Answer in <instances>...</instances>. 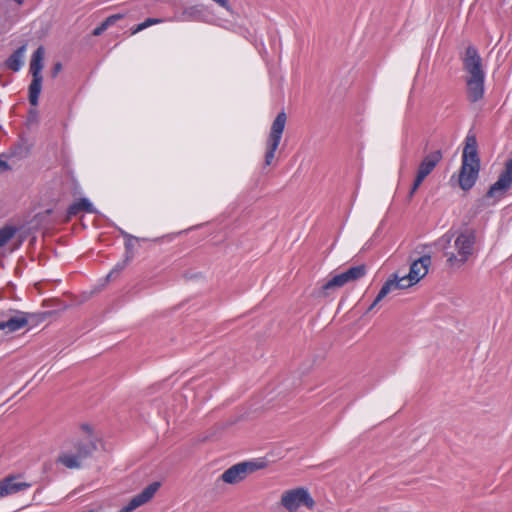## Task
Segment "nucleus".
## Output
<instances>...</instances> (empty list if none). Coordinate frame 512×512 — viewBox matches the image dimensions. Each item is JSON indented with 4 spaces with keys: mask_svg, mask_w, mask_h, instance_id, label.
I'll return each instance as SVG.
<instances>
[{
    "mask_svg": "<svg viewBox=\"0 0 512 512\" xmlns=\"http://www.w3.org/2000/svg\"><path fill=\"white\" fill-rule=\"evenodd\" d=\"M15 234L12 227H4L0 229V248L4 246Z\"/></svg>",
    "mask_w": 512,
    "mask_h": 512,
    "instance_id": "obj_22",
    "label": "nucleus"
},
{
    "mask_svg": "<svg viewBox=\"0 0 512 512\" xmlns=\"http://www.w3.org/2000/svg\"><path fill=\"white\" fill-rule=\"evenodd\" d=\"M81 211H85L88 213H95L96 210L94 209L92 203L86 199L81 198L79 201L73 203L67 211V219H71L72 217L76 216Z\"/></svg>",
    "mask_w": 512,
    "mask_h": 512,
    "instance_id": "obj_16",
    "label": "nucleus"
},
{
    "mask_svg": "<svg viewBox=\"0 0 512 512\" xmlns=\"http://www.w3.org/2000/svg\"><path fill=\"white\" fill-rule=\"evenodd\" d=\"M110 26L109 24L107 23L106 20H104L98 27H96L92 34L94 36H100L106 29H108Z\"/></svg>",
    "mask_w": 512,
    "mask_h": 512,
    "instance_id": "obj_23",
    "label": "nucleus"
},
{
    "mask_svg": "<svg viewBox=\"0 0 512 512\" xmlns=\"http://www.w3.org/2000/svg\"><path fill=\"white\" fill-rule=\"evenodd\" d=\"M61 70H62V64L60 62L55 63L51 70V76L53 78L57 77V75L60 73Z\"/></svg>",
    "mask_w": 512,
    "mask_h": 512,
    "instance_id": "obj_26",
    "label": "nucleus"
},
{
    "mask_svg": "<svg viewBox=\"0 0 512 512\" xmlns=\"http://www.w3.org/2000/svg\"><path fill=\"white\" fill-rule=\"evenodd\" d=\"M81 430L84 431L88 435L87 439H85L84 441H87L90 438H94L95 441L97 442L96 437L92 435V428L88 424H82Z\"/></svg>",
    "mask_w": 512,
    "mask_h": 512,
    "instance_id": "obj_24",
    "label": "nucleus"
},
{
    "mask_svg": "<svg viewBox=\"0 0 512 512\" xmlns=\"http://www.w3.org/2000/svg\"><path fill=\"white\" fill-rule=\"evenodd\" d=\"M453 235L446 233L439 240L438 244L441 245L444 251V256L447 258V264L450 267L463 266L475 253L476 246V232L473 229H464L456 234L453 243V251H450L448 244L451 242Z\"/></svg>",
    "mask_w": 512,
    "mask_h": 512,
    "instance_id": "obj_1",
    "label": "nucleus"
},
{
    "mask_svg": "<svg viewBox=\"0 0 512 512\" xmlns=\"http://www.w3.org/2000/svg\"><path fill=\"white\" fill-rule=\"evenodd\" d=\"M9 168L7 162L0 160V173L7 171Z\"/></svg>",
    "mask_w": 512,
    "mask_h": 512,
    "instance_id": "obj_27",
    "label": "nucleus"
},
{
    "mask_svg": "<svg viewBox=\"0 0 512 512\" xmlns=\"http://www.w3.org/2000/svg\"><path fill=\"white\" fill-rule=\"evenodd\" d=\"M160 487L159 482H153L150 485H148L141 493L134 496L130 502L123 507L119 512H132L133 510L137 509L138 507L146 504L149 502L157 490Z\"/></svg>",
    "mask_w": 512,
    "mask_h": 512,
    "instance_id": "obj_11",
    "label": "nucleus"
},
{
    "mask_svg": "<svg viewBox=\"0 0 512 512\" xmlns=\"http://www.w3.org/2000/svg\"><path fill=\"white\" fill-rule=\"evenodd\" d=\"M123 18V15L122 14H114V15H111L109 16L108 18H106L105 20L107 21V23L109 24V26H112L114 25L118 20L122 19Z\"/></svg>",
    "mask_w": 512,
    "mask_h": 512,
    "instance_id": "obj_25",
    "label": "nucleus"
},
{
    "mask_svg": "<svg viewBox=\"0 0 512 512\" xmlns=\"http://www.w3.org/2000/svg\"><path fill=\"white\" fill-rule=\"evenodd\" d=\"M463 63L464 69L468 73L466 79L467 97L470 102L475 103L483 98L485 79L482 60L475 47H467Z\"/></svg>",
    "mask_w": 512,
    "mask_h": 512,
    "instance_id": "obj_3",
    "label": "nucleus"
},
{
    "mask_svg": "<svg viewBox=\"0 0 512 512\" xmlns=\"http://www.w3.org/2000/svg\"><path fill=\"white\" fill-rule=\"evenodd\" d=\"M18 476H8L0 481V498L31 487L30 483L18 481Z\"/></svg>",
    "mask_w": 512,
    "mask_h": 512,
    "instance_id": "obj_13",
    "label": "nucleus"
},
{
    "mask_svg": "<svg viewBox=\"0 0 512 512\" xmlns=\"http://www.w3.org/2000/svg\"><path fill=\"white\" fill-rule=\"evenodd\" d=\"M462 163L480 164L477 153V141L475 136L468 135L463 149Z\"/></svg>",
    "mask_w": 512,
    "mask_h": 512,
    "instance_id": "obj_15",
    "label": "nucleus"
},
{
    "mask_svg": "<svg viewBox=\"0 0 512 512\" xmlns=\"http://www.w3.org/2000/svg\"><path fill=\"white\" fill-rule=\"evenodd\" d=\"M75 452L62 451L59 453L56 463H60L68 469H79L82 467L84 459L92 456L97 450V444L94 438L87 441H76L74 443Z\"/></svg>",
    "mask_w": 512,
    "mask_h": 512,
    "instance_id": "obj_4",
    "label": "nucleus"
},
{
    "mask_svg": "<svg viewBox=\"0 0 512 512\" xmlns=\"http://www.w3.org/2000/svg\"><path fill=\"white\" fill-rule=\"evenodd\" d=\"M130 260H131V256L127 254L126 257L123 260L118 262L113 267V269L107 275V279L109 280V279H112V278H116L127 267V265L130 262Z\"/></svg>",
    "mask_w": 512,
    "mask_h": 512,
    "instance_id": "obj_20",
    "label": "nucleus"
},
{
    "mask_svg": "<svg viewBox=\"0 0 512 512\" xmlns=\"http://www.w3.org/2000/svg\"><path fill=\"white\" fill-rule=\"evenodd\" d=\"M45 57V49L43 46H39L33 53L30 61V73L32 75V81L29 85V102L31 105L36 106L38 104L39 95L42 89L43 77L41 71L43 69V62Z\"/></svg>",
    "mask_w": 512,
    "mask_h": 512,
    "instance_id": "obj_6",
    "label": "nucleus"
},
{
    "mask_svg": "<svg viewBox=\"0 0 512 512\" xmlns=\"http://www.w3.org/2000/svg\"><path fill=\"white\" fill-rule=\"evenodd\" d=\"M162 22V19L159 18H148L144 22L138 24L137 26L131 29V34L134 35L152 25L159 24Z\"/></svg>",
    "mask_w": 512,
    "mask_h": 512,
    "instance_id": "obj_21",
    "label": "nucleus"
},
{
    "mask_svg": "<svg viewBox=\"0 0 512 512\" xmlns=\"http://www.w3.org/2000/svg\"><path fill=\"white\" fill-rule=\"evenodd\" d=\"M264 464L255 461L237 463L225 470L219 480L224 483L235 485L243 481L249 474L264 468Z\"/></svg>",
    "mask_w": 512,
    "mask_h": 512,
    "instance_id": "obj_7",
    "label": "nucleus"
},
{
    "mask_svg": "<svg viewBox=\"0 0 512 512\" xmlns=\"http://www.w3.org/2000/svg\"><path fill=\"white\" fill-rule=\"evenodd\" d=\"M279 505L287 512H297L301 506L312 510L315 507V501L306 488L297 487L283 491Z\"/></svg>",
    "mask_w": 512,
    "mask_h": 512,
    "instance_id": "obj_5",
    "label": "nucleus"
},
{
    "mask_svg": "<svg viewBox=\"0 0 512 512\" xmlns=\"http://www.w3.org/2000/svg\"><path fill=\"white\" fill-rule=\"evenodd\" d=\"M26 45L19 47L6 61V67L12 71H18L23 66Z\"/></svg>",
    "mask_w": 512,
    "mask_h": 512,
    "instance_id": "obj_17",
    "label": "nucleus"
},
{
    "mask_svg": "<svg viewBox=\"0 0 512 512\" xmlns=\"http://www.w3.org/2000/svg\"><path fill=\"white\" fill-rule=\"evenodd\" d=\"M286 121V113L282 111L278 113V115L276 116L275 120L272 123L271 131L267 140V150L265 153V165L267 166L272 164V161L275 156V151L279 146L282 133L286 125Z\"/></svg>",
    "mask_w": 512,
    "mask_h": 512,
    "instance_id": "obj_8",
    "label": "nucleus"
},
{
    "mask_svg": "<svg viewBox=\"0 0 512 512\" xmlns=\"http://www.w3.org/2000/svg\"><path fill=\"white\" fill-rule=\"evenodd\" d=\"M430 264L431 257L429 255H424L411 264L410 271L407 275L399 277L397 274H394L393 278L388 279L384 283L375 300L369 307V310H372L390 292L397 289L408 288L419 282L427 274Z\"/></svg>",
    "mask_w": 512,
    "mask_h": 512,
    "instance_id": "obj_2",
    "label": "nucleus"
},
{
    "mask_svg": "<svg viewBox=\"0 0 512 512\" xmlns=\"http://www.w3.org/2000/svg\"><path fill=\"white\" fill-rule=\"evenodd\" d=\"M27 324L28 314L18 311L12 316H10L6 321H0V330L14 332L25 327Z\"/></svg>",
    "mask_w": 512,
    "mask_h": 512,
    "instance_id": "obj_14",
    "label": "nucleus"
},
{
    "mask_svg": "<svg viewBox=\"0 0 512 512\" xmlns=\"http://www.w3.org/2000/svg\"><path fill=\"white\" fill-rule=\"evenodd\" d=\"M480 164L462 163L459 174V185L463 190L471 189L479 174Z\"/></svg>",
    "mask_w": 512,
    "mask_h": 512,
    "instance_id": "obj_12",
    "label": "nucleus"
},
{
    "mask_svg": "<svg viewBox=\"0 0 512 512\" xmlns=\"http://www.w3.org/2000/svg\"><path fill=\"white\" fill-rule=\"evenodd\" d=\"M442 159L441 151L437 150L427 155L419 165L416 178L409 192V199H411L417 189L420 187L424 179L433 171L436 165Z\"/></svg>",
    "mask_w": 512,
    "mask_h": 512,
    "instance_id": "obj_10",
    "label": "nucleus"
},
{
    "mask_svg": "<svg viewBox=\"0 0 512 512\" xmlns=\"http://www.w3.org/2000/svg\"><path fill=\"white\" fill-rule=\"evenodd\" d=\"M344 283L342 282V279L340 275H335L332 277L329 281H327L320 289L319 294L321 296H328L330 291L338 289L340 287H343Z\"/></svg>",
    "mask_w": 512,
    "mask_h": 512,
    "instance_id": "obj_19",
    "label": "nucleus"
},
{
    "mask_svg": "<svg viewBox=\"0 0 512 512\" xmlns=\"http://www.w3.org/2000/svg\"><path fill=\"white\" fill-rule=\"evenodd\" d=\"M366 274V266L365 265H358L349 268L343 273H340V277L342 279V282L345 284L349 282L356 281L360 278H362Z\"/></svg>",
    "mask_w": 512,
    "mask_h": 512,
    "instance_id": "obj_18",
    "label": "nucleus"
},
{
    "mask_svg": "<svg viewBox=\"0 0 512 512\" xmlns=\"http://www.w3.org/2000/svg\"><path fill=\"white\" fill-rule=\"evenodd\" d=\"M512 187V151L504 163V169L497 181L489 188L487 197L500 199Z\"/></svg>",
    "mask_w": 512,
    "mask_h": 512,
    "instance_id": "obj_9",
    "label": "nucleus"
}]
</instances>
